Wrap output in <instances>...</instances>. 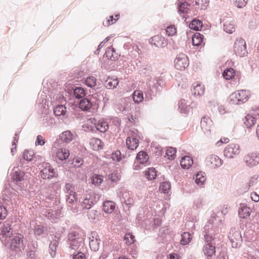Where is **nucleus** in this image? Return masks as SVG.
<instances>
[{
	"instance_id": "obj_5",
	"label": "nucleus",
	"mask_w": 259,
	"mask_h": 259,
	"mask_svg": "<svg viewBox=\"0 0 259 259\" xmlns=\"http://www.w3.org/2000/svg\"><path fill=\"white\" fill-rule=\"evenodd\" d=\"M259 118V106L254 107L251 113L247 114L243 119L244 125L247 128H250L256 123V119Z\"/></svg>"
},
{
	"instance_id": "obj_30",
	"label": "nucleus",
	"mask_w": 259,
	"mask_h": 259,
	"mask_svg": "<svg viewBox=\"0 0 259 259\" xmlns=\"http://www.w3.org/2000/svg\"><path fill=\"white\" fill-rule=\"evenodd\" d=\"M193 179H195L196 184L200 187L202 186L206 181L205 174L202 171L198 172L194 176Z\"/></svg>"
},
{
	"instance_id": "obj_52",
	"label": "nucleus",
	"mask_w": 259,
	"mask_h": 259,
	"mask_svg": "<svg viewBox=\"0 0 259 259\" xmlns=\"http://www.w3.org/2000/svg\"><path fill=\"white\" fill-rule=\"evenodd\" d=\"M196 8L200 10H205L209 5V0H196Z\"/></svg>"
},
{
	"instance_id": "obj_18",
	"label": "nucleus",
	"mask_w": 259,
	"mask_h": 259,
	"mask_svg": "<svg viewBox=\"0 0 259 259\" xmlns=\"http://www.w3.org/2000/svg\"><path fill=\"white\" fill-rule=\"evenodd\" d=\"M164 80L161 77H151L147 82V85L151 87L157 92L160 91L164 85Z\"/></svg>"
},
{
	"instance_id": "obj_36",
	"label": "nucleus",
	"mask_w": 259,
	"mask_h": 259,
	"mask_svg": "<svg viewBox=\"0 0 259 259\" xmlns=\"http://www.w3.org/2000/svg\"><path fill=\"white\" fill-rule=\"evenodd\" d=\"M224 30L227 33H232L235 30V22L233 21L227 20L224 23Z\"/></svg>"
},
{
	"instance_id": "obj_54",
	"label": "nucleus",
	"mask_w": 259,
	"mask_h": 259,
	"mask_svg": "<svg viewBox=\"0 0 259 259\" xmlns=\"http://www.w3.org/2000/svg\"><path fill=\"white\" fill-rule=\"evenodd\" d=\"M235 74V71L232 68H227L223 73V77L227 80L231 79L234 77Z\"/></svg>"
},
{
	"instance_id": "obj_57",
	"label": "nucleus",
	"mask_w": 259,
	"mask_h": 259,
	"mask_svg": "<svg viewBox=\"0 0 259 259\" xmlns=\"http://www.w3.org/2000/svg\"><path fill=\"white\" fill-rule=\"evenodd\" d=\"M42 121V124L45 126H49L54 123V119L46 113V115L44 116Z\"/></svg>"
},
{
	"instance_id": "obj_51",
	"label": "nucleus",
	"mask_w": 259,
	"mask_h": 259,
	"mask_svg": "<svg viewBox=\"0 0 259 259\" xmlns=\"http://www.w3.org/2000/svg\"><path fill=\"white\" fill-rule=\"evenodd\" d=\"M103 182V178L101 175L94 174L92 177V183L95 186H100Z\"/></svg>"
},
{
	"instance_id": "obj_41",
	"label": "nucleus",
	"mask_w": 259,
	"mask_h": 259,
	"mask_svg": "<svg viewBox=\"0 0 259 259\" xmlns=\"http://www.w3.org/2000/svg\"><path fill=\"white\" fill-rule=\"evenodd\" d=\"M136 159L139 163L145 164L148 162L149 156L146 152L140 151L137 154Z\"/></svg>"
},
{
	"instance_id": "obj_34",
	"label": "nucleus",
	"mask_w": 259,
	"mask_h": 259,
	"mask_svg": "<svg viewBox=\"0 0 259 259\" xmlns=\"http://www.w3.org/2000/svg\"><path fill=\"white\" fill-rule=\"evenodd\" d=\"M203 35L199 32L195 33L192 37V41L193 46H199L203 42Z\"/></svg>"
},
{
	"instance_id": "obj_7",
	"label": "nucleus",
	"mask_w": 259,
	"mask_h": 259,
	"mask_svg": "<svg viewBox=\"0 0 259 259\" xmlns=\"http://www.w3.org/2000/svg\"><path fill=\"white\" fill-rule=\"evenodd\" d=\"M228 237L232 246L233 248H237L240 246L242 239L240 232L235 228H231L230 230Z\"/></svg>"
},
{
	"instance_id": "obj_19",
	"label": "nucleus",
	"mask_w": 259,
	"mask_h": 259,
	"mask_svg": "<svg viewBox=\"0 0 259 259\" xmlns=\"http://www.w3.org/2000/svg\"><path fill=\"white\" fill-rule=\"evenodd\" d=\"M121 202H124L129 207L134 204L132 193L127 191L120 192L118 194Z\"/></svg>"
},
{
	"instance_id": "obj_28",
	"label": "nucleus",
	"mask_w": 259,
	"mask_h": 259,
	"mask_svg": "<svg viewBox=\"0 0 259 259\" xmlns=\"http://www.w3.org/2000/svg\"><path fill=\"white\" fill-rule=\"evenodd\" d=\"M46 98V96L45 95H41L37 100L36 102L37 107L41 110L42 112H45V113L48 108V105H46L47 100Z\"/></svg>"
},
{
	"instance_id": "obj_50",
	"label": "nucleus",
	"mask_w": 259,
	"mask_h": 259,
	"mask_svg": "<svg viewBox=\"0 0 259 259\" xmlns=\"http://www.w3.org/2000/svg\"><path fill=\"white\" fill-rule=\"evenodd\" d=\"M45 227L41 225H36L34 227V233L37 238H40L45 233Z\"/></svg>"
},
{
	"instance_id": "obj_14",
	"label": "nucleus",
	"mask_w": 259,
	"mask_h": 259,
	"mask_svg": "<svg viewBox=\"0 0 259 259\" xmlns=\"http://www.w3.org/2000/svg\"><path fill=\"white\" fill-rule=\"evenodd\" d=\"M149 43L152 45L157 48H163L167 45V40L164 37L156 35L151 37L149 40Z\"/></svg>"
},
{
	"instance_id": "obj_38",
	"label": "nucleus",
	"mask_w": 259,
	"mask_h": 259,
	"mask_svg": "<svg viewBox=\"0 0 259 259\" xmlns=\"http://www.w3.org/2000/svg\"><path fill=\"white\" fill-rule=\"evenodd\" d=\"M120 179V175L117 171H114L107 175V180L111 183L116 184Z\"/></svg>"
},
{
	"instance_id": "obj_60",
	"label": "nucleus",
	"mask_w": 259,
	"mask_h": 259,
	"mask_svg": "<svg viewBox=\"0 0 259 259\" xmlns=\"http://www.w3.org/2000/svg\"><path fill=\"white\" fill-rule=\"evenodd\" d=\"M96 78L94 76H89L85 80L86 85L90 88H93L96 85Z\"/></svg>"
},
{
	"instance_id": "obj_48",
	"label": "nucleus",
	"mask_w": 259,
	"mask_h": 259,
	"mask_svg": "<svg viewBox=\"0 0 259 259\" xmlns=\"http://www.w3.org/2000/svg\"><path fill=\"white\" fill-rule=\"evenodd\" d=\"M133 99L136 103L142 102L144 100L143 92L140 90L135 91L133 94Z\"/></svg>"
},
{
	"instance_id": "obj_33",
	"label": "nucleus",
	"mask_w": 259,
	"mask_h": 259,
	"mask_svg": "<svg viewBox=\"0 0 259 259\" xmlns=\"http://www.w3.org/2000/svg\"><path fill=\"white\" fill-rule=\"evenodd\" d=\"M118 84L116 77H108L105 81V85L108 89H114Z\"/></svg>"
},
{
	"instance_id": "obj_6",
	"label": "nucleus",
	"mask_w": 259,
	"mask_h": 259,
	"mask_svg": "<svg viewBox=\"0 0 259 259\" xmlns=\"http://www.w3.org/2000/svg\"><path fill=\"white\" fill-rule=\"evenodd\" d=\"M42 167L40 176L43 179H51L58 177V172L50 164H43Z\"/></svg>"
},
{
	"instance_id": "obj_1",
	"label": "nucleus",
	"mask_w": 259,
	"mask_h": 259,
	"mask_svg": "<svg viewBox=\"0 0 259 259\" xmlns=\"http://www.w3.org/2000/svg\"><path fill=\"white\" fill-rule=\"evenodd\" d=\"M11 223V221H8L0 225V239L8 248L19 251L23 246V236L20 234L13 235Z\"/></svg>"
},
{
	"instance_id": "obj_8",
	"label": "nucleus",
	"mask_w": 259,
	"mask_h": 259,
	"mask_svg": "<svg viewBox=\"0 0 259 259\" xmlns=\"http://www.w3.org/2000/svg\"><path fill=\"white\" fill-rule=\"evenodd\" d=\"M234 50L235 54L240 56L243 57L247 53L246 42L242 38L237 39L234 43Z\"/></svg>"
},
{
	"instance_id": "obj_17",
	"label": "nucleus",
	"mask_w": 259,
	"mask_h": 259,
	"mask_svg": "<svg viewBox=\"0 0 259 259\" xmlns=\"http://www.w3.org/2000/svg\"><path fill=\"white\" fill-rule=\"evenodd\" d=\"M212 240L209 241L205 240V244L203 247V252L207 259H211L215 252V247L211 243Z\"/></svg>"
},
{
	"instance_id": "obj_53",
	"label": "nucleus",
	"mask_w": 259,
	"mask_h": 259,
	"mask_svg": "<svg viewBox=\"0 0 259 259\" xmlns=\"http://www.w3.org/2000/svg\"><path fill=\"white\" fill-rule=\"evenodd\" d=\"M58 245L56 241H51L49 244V252L52 257H54L56 255V250Z\"/></svg>"
},
{
	"instance_id": "obj_26",
	"label": "nucleus",
	"mask_w": 259,
	"mask_h": 259,
	"mask_svg": "<svg viewBox=\"0 0 259 259\" xmlns=\"http://www.w3.org/2000/svg\"><path fill=\"white\" fill-rule=\"evenodd\" d=\"M69 90L70 93H73L76 98L81 99L85 96V91L82 87H71Z\"/></svg>"
},
{
	"instance_id": "obj_29",
	"label": "nucleus",
	"mask_w": 259,
	"mask_h": 259,
	"mask_svg": "<svg viewBox=\"0 0 259 259\" xmlns=\"http://www.w3.org/2000/svg\"><path fill=\"white\" fill-rule=\"evenodd\" d=\"M126 144L128 149L134 150L139 146V140L135 137H127Z\"/></svg>"
},
{
	"instance_id": "obj_40",
	"label": "nucleus",
	"mask_w": 259,
	"mask_h": 259,
	"mask_svg": "<svg viewBox=\"0 0 259 259\" xmlns=\"http://www.w3.org/2000/svg\"><path fill=\"white\" fill-rule=\"evenodd\" d=\"M157 91L148 85V88L145 91V101H150L155 96Z\"/></svg>"
},
{
	"instance_id": "obj_44",
	"label": "nucleus",
	"mask_w": 259,
	"mask_h": 259,
	"mask_svg": "<svg viewBox=\"0 0 259 259\" xmlns=\"http://www.w3.org/2000/svg\"><path fill=\"white\" fill-rule=\"evenodd\" d=\"M90 144L93 146V148L95 150H99L102 149L104 146L103 142L98 138L92 139Z\"/></svg>"
},
{
	"instance_id": "obj_22",
	"label": "nucleus",
	"mask_w": 259,
	"mask_h": 259,
	"mask_svg": "<svg viewBox=\"0 0 259 259\" xmlns=\"http://www.w3.org/2000/svg\"><path fill=\"white\" fill-rule=\"evenodd\" d=\"M89 245L92 250L97 251L99 249L100 239L96 232L92 233V236L90 237Z\"/></svg>"
},
{
	"instance_id": "obj_58",
	"label": "nucleus",
	"mask_w": 259,
	"mask_h": 259,
	"mask_svg": "<svg viewBox=\"0 0 259 259\" xmlns=\"http://www.w3.org/2000/svg\"><path fill=\"white\" fill-rule=\"evenodd\" d=\"M165 33L169 36L175 35L177 33V29L175 25H170L166 27L165 30Z\"/></svg>"
},
{
	"instance_id": "obj_25",
	"label": "nucleus",
	"mask_w": 259,
	"mask_h": 259,
	"mask_svg": "<svg viewBox=\"0 0 259 259\" xmlns=\"http://www.w3.org/2000/svg\"><path fill=\"white\" fill-rule=\"evenodd\" d=\"M236 93L239 100V104H240L246 102L250 95V93L248 90H239Z\"/></svg>"
},
{
	"instance_id": "obj_45",
	"label": "nucleus",
	"mask_w": 259,
	"mask_h": 259,
	"mask_svg": "<svg viewBox=\"0 0 259 259\" xmlns=\"http://www.w3.org/2000/svg\"><path fill=\"white\" fill-rule=\"evenodd\" d=\"M202 27V21L196 19L192 20L189 24V28L196 31L199 30Z\"/></svg>"
},
{
	"instance_id": "obj_27",
	"label": "nucleus",
	"mask_w": 259,
	"mask_h": 259,
	"mask_svg": "<svg viewBox=\"0 0 259 259\" xmlns=\"http://www.w3.org/2000/svg\"><path fill=\"white\" fill-rule=\"evenodd\" d=\"M93 105V102L89 99L85 98L80 100L79 107L82 111H89Z\"/></svg>"
},
{
	"instance_id": "obj_39",
	"label": "nucleus",
	"mask_w": 259,
	"mask_h": 259,
	"mask_svg": "<svg viewBox=\"0 0 259 259\" xmlns=\"http://www.w3.org/2000/svg\"><path fill=\"white\" fill-rule=\"evenodd\" d=\"M66 112V108L64 105H58L54 108V113L56 116H64Z\"/></svg>"
},
{
	"instance_id": "obj_12",
	"label": "nucleus",
	"mask_w": 259,
	"mask_h": 259,
	"mask_svg": "<svg viewBox=\"0 0 259 259\" xmlns=\"http://www.w3.org/2000/svg\"><path fill=\"white\" fill-rule=\"evenodd\" d=\"M189 65L188 57L184 54H180L177 55L175 60V66L178 70H184Z\"/></svg>"
},
{
	"instance_id": "obj_56",
	"label": "nucleus",
	"mask_w": 259,
	"mask_h": 259,
	"mask_svg": "<svg viewBox=\"0 0 259 259\" xmlns=\"http://www.w3.org/2000/svg\"><path fill=\"white\" fill-rule=\"evenodd\" d=\"M171 188L169 182H164L160 184L159 189L164 193H168Z\"/></svg>"
},
{
	"instance_id": "obj_32",
	"label": "nucleus",
	"mask_w": 259,
	"mask_h": 259,
	"mask_svg": "<svg viewBox=\"0 0 259 259\" xmlns=\"http://www.w3.org/2000/svg\"><path fill=\"white\" fill-rule=\"evenodd\" d=\"M193 163L192 158L189 156H185L182 158L180 161V164L182 167L184 169H188L191 166Z\"/></svg>"
},
{
	"instance_id": "obj_16",
	"label": "nucleus",
	"mask_w": 259,
	"mask_h": 259,
	"mask_svg": "<svg viewBox=\"0 0 259 259\" xmlns=\"http://www.w3.org/2000/svg\"><path fill=\"white\" fill-rule=\"evenodd\" d=\"M64 191L66 193V202L72 203L76 200V195L74 191V188L72 184L69 183L66 184Z\"/></svg>"
},
{
	"instance_id": "obj_61",
	"label": "nucleus",
	"mask_w": 259,
	"mask_h": 259,
	"mask_svg": "<svg viewBox=\"0 0 259 259\" xmlns=\"http://www.w3.org/2000/svg\"><path fill=\"white\" fill-rule=\"evenodd\" d=\"M118 19L114 17H106L105 20L103 21V24L105 26H109L116 23Z\"/></svg>"
},
{
	"instance_id": "obj_4",
	"label": "nucleus",
	"mask_w": 259,
	"mask_h": 259,
	"mask_svg": "<svg viewBox=\"0 0 259 259\" xmlns=\"http://www.w3.org/2000/svg\"><path fill=\"white\" fill-rule=\"evenodd\" d=\"M84 237L81 232L77 231L70 232L68 235L67 243L70 248L76 250L83 247Z\"/></svg>"
},
{
	"instance_id": "obj_47",
	"label": "nucleus",
	"mask_w": 259,
	"mask_h": 259,
	"mask_svg": "<svg viewBox=\"0 0 259 259\" xmlns=\"http://www.w3.org/2000/svg\"><path fill=\"white\" fill-rule=\"evenodd\" d=\"M145 176L149 180H153L156 177V171L154 167H149L145 172Z\"/></svg>"
},
{
	"instance_id": "obj_3",
	"label": "nucleus",
	"mask_w": 259,
	"mask_h": 259,
	"mask_svg": "<svg viewBox=\"0 0 259 259\" xmlns=\"http://www.w3.org/2000/svg\"><path fill=\"white\" fill-rule=\"evenodd\" d=\"M223 221L217 214L213 213L211 218L203 228L202 233L204 239L207 241L214 240L213 236L219 233V228L222 225Z\"/></svg>"
},
{
	"instance_id": "obj_31",
	"label": "nucleus",
	"mask_w": 259,
	"mask_h": 259,
	"mask_svg": "<svg viewBox=\"0 0 259 259\" xmlns=\"http://www.w3.org/2000/svg\"><path fill=\"white\" fill-rule=\"evenodd\" d=\"M33 152L32 151H28L25 150L23 152V159L20 158V162L18 164V166H23L24 164V161H31L32 160Z\"/></svg>"
},
{
	"instance_id": "obj_35",
	"label": "nucleus",
	"mask_w": 259,
	"mask_h": 259,
	"mask_svg": "<svg viewBox=\"0 0 259 259\" xmlns=\"http://www.w3.org/2000/svg\"><path fill=\"white\" fill-rule=\"evenodd\" d=\"M115 209V203L111 201H106L103 205V210L108 213H112Z\"/></svg>"
},
{
	"instance_id": "obj_59",
	"label": "nucleus",
	"mask_w": 259,
	"mask_h": 259,
	"mask_svg": "<svg viewBox=\"0 0 259 259\" xmlns=\"http://www.w3.org/2000/svg\"><path fill=\"white\" fill-rule=\"evenodd\" d=\"M24 172L21 171H15L13 172L12 178L14 181L19 182L23 180Z\"/></svg>"
},
{
	"instance_id": "obj_55",
	"label": "nucleus",
	"mask_w": 259,
	"mask_h": 259,
	"mask_svg": "<svg viewBox=\"0 0 259 259\" xmlns=\"http://www.w3.org/2000/svg\"><path fill=\"white\" fill-rule=\"evenodd\" d=\"M190 5L186 3H182L179 6V11L181 14H187L190 11Z\"/></svg>"
},
{
	"instance_id": "obj_24",
	"label": "nucleus",
	"mask_w": 259,
	"mask_h": 259,
	"mask_svg": "<svg viewBox=\"0 0 259 259\" xmlns=\"http://www.w3.org/2000/svg\"><path fill=\"white\" fill-rule=\"evenodd\" d=\"M191 91L194 96H201L204 93V87L201 83L195 82L192 85Z\"/></svg>"
},
{
	"instance_id": "obj_46",
	"label": "nucleus",
	"mask_w": 259,
	"mask_h": 259,
	"mask_svg": "<svg viewBox=\"0 0 259 259\" xmlns=\"http://www.w3.org/2000/svg\"><path fill=\"white\" fill-rule=\"evenodd\" d=\"M178 108L182 113L187 114L188 112V105L184 99H181L179 101Z\"/></svg>"
},
{
	"instance_id": "obj_42",
	"label": "nucleus",
	"mask_w": 259,
	"mask_h": 259,
	"mask_svg": "<svg viewBox=\"0 0 259 259\" xmlns=\"http://www.w3.org/2000/svg\"><path fill=\"white\" fill-rule=\"evenodd\" d=\"M109 125L114 131L118 132L120 129V122L117 117H113L111 119Z\"/></svg>"
},
{
	"instance_id": "obj_49",
	"label": "nucleus",
	"mask_w": 259,
	"mask_h": 259,
	"mask_svg": "<svg viewBox=\"0 0 259 259\" xmlns=\"http://www.w3.org/2000/svg\"><path fill=\"white\" fill-rule=\"evenodd\" d=\"M191 235L189 232H184L181 235V244L185 245L188 244L191 240Z\"/></svg>"
},
{
	"instance_id": "obj_2",
	"label": "nucleus",
	"mask_w": 259,
	"mask_h": 259,
	"mask_svg": "<svg viewBox=\"0 0 259 259\" xmlns=\"http://www.w3.org/2000/svg\"><path fill=\"white\" fill-rule=\"evenodd\" d=\"M100 195L93 191H90L87 194L83 201L80 203H77V199L73 202H67L68 207L74 213H80L84 209H89L100 199Z\"/></svg>"
},
{
	"instance_id": "obj_11",
	"label": "nucleus",
	"mask_w": 259,
	"mask_h": 259,
	"mask_svg": "<svg viewBox=\"0 0 259 259\" xmlns=\"http://www.w3.org/2000/svg\"><path fill=\"white\" fill-rule=\"evenodd\" d=\"M240 152V146L237 144L228 145L224 150V155L228 158H233Z\"/></svg>"
},
{
	"instance_id": "obj_43",
	"label": "nucleus",
	"mask_w": 259,
	"mask_h": 259,
	"mask_svg": "<svg viewBox=\"0 0 259 259\" xmlns=\"http://www.w3.org/2000/svg\"><path fill=\"white\" fill-rule=\"evenodd\" d=\"M105 55L107 58L112 61H115L118 59V55L115 53V49L113 48H108Z\"/></svg>"
},
{
	"instance_id": "obj_9",
	"label": "nucleus",
	"mask_w": 259,
	"mask_h": 259,
	"mask_svg": "<svg viewBox=\"0 0 259 259\" xmlns=\"http://www.w3.org/2000/svg\"><path fill=\"white\" fill-rule=\"evenodd\" d=\"M73 135L69 131H66L63 132L59 136V138L57 139L53 145V149L54 148H58L61 147L62 143H68L73 139Z\"/></svg>"
},
{
	"instance_id": "obj_62",
	"label": "nucleus",
	"mask_w": 259,
	"mask_h": 259,
	"mask_svg": "<svg viewBox=\"0 0 259 259\" xmlns=\"http://www.w3.org/2000/svg\"><path fill=\"white\" fill-rule=\"evenodd\" d=\"M176 149L173 147H169L166 151L165 154L169 159H174L175 157Z\"/></svg>"
},
{
	"instance_id": "obj_64",
	"label": "nucleus",
	"mask_w": 259,
	"mask_h": 259,
	"mask_svg": "<svg viewBox=\"0 0 259 259\" xmlns=\"http://www.w3.org/2000/svg\"><path fill=\"white\" fill-rule=\"evenodd\" d=\"M72 164L75 167H79L83 164V160L80 157H74L72 160Z\"/></svg>"
},
{
	"instance_id": "obj_15",
	"label": "nucleus",
	"mask_w": 259,
	"mask_h": 259,
	"mask_svg": "<svg viewBox=\"0 0 259 259\" xmlns=\"http://www.w3.org/2000/svg\"><path fill=\"white\" fill-rule=\"evenodd\" d=\"M205 161L206 165L212 168L219 167L223 164V160L215 155L207 156Z\"/></svg>"
},
{
	"instance_id": "obj_13",
	"label": "nucleus",
	"mask_w": 259,
	"mask_h": 259,
	"mask_svg": "<svg viewBox=\"0 0 259 259\" xmlns=\"http://www.w3.org/2000/svg\"><path fill=\"white\" fill-rule=\"evenodd\" d=\"M92 123L93 125L91 126V130L93 132L96 130L101 133H105L109 127V124L106 121L102 120H97L95 118L92 119Z\"/></svg>"
},
{
	"instance_id": "obj_37",
	"label": "nucleus",
	"mask_w": 259,
	"mask_h": 259,
	"mask_svg": "<svg viewBox=\"0 0 259 259\" xmlns=\"http://www.w3.org/2000/svg\"><path fill=\"white\" fill-rule=\"evenodd\" d=\"M130 110L128 104H126L125 102L123 103L117 104L116 107V111L117 112H121L124 114H127L129 113Z\"/></svg>"
},
{
	"instance_id": "obj_21",
	"label": "nucleus",
	"mask_w": 259,
	"mask_h": 259,
	"mask_svg": "<svg viewBox=\"0 0 259 259\" xmlns=\"http://www.w3.org/2000/svg\"><path fill=\"white\" fill-rule=\"evenodd\" d=\"M52 149L54 152H56V156L60 160H65L69 157V152L68 150L62 148L61 145V147H58V148H54V150L53 148Z\"/></svg>"
},
{
	"instance_id": "obj_63",
	"label": "nucleus",
	"mask_w": 259,
	"mask_h": 259,
	"mask_svg": "<svg viewBox=\"0 0 259 259\" xmlns=\"http://www.w3.org/2000/svg\"><path fill=\"white\" fill-rule=\"evenodd\" d=\"M203 199L202 198L199 197L196 198L193 203V207L195 209H200L202 208L203 205Z\"/></svg>"
},
{
	"instance_id": "obj_23",
	"label": "nucleus",
	"mask_w": 259,
	"mask_h": 259,
	"mask_svg": "<svg viewBox=\"0 0 259 259\" xmlns=\"http://www.w3.org/2000/svg\"><path fill=\"white\" fill-rule=\"evenodd\" d=\"M251 213L250 208L245 203H241L238 209L239 216L243 219H248Z\"/></svg>"
},
{
	"instance_id": "obj_10",
	"label": "nucleus",
	"mask_w": 259,
	"mask_h": 259,
	"mask_svg": "<svg viewBox=\"0 0 259 259\" xmlns=\"http://www.w3.org/2000/svg\"><path fill=\"white\" fill-rule=\"evenodd\" d=\"M243 161L249 167H253L259 163V153H249L244 156Z\"/></svg>"
},
{
	"instance_id": "obj_20",
	"label": "nucleus",
	"mask_w": 259,
	"mask_h": 259,
	"mask_svg": "<svg viewBox=\"0 0 259 259\" xmlns=\"http://www.w3.org/2000/svg\"><path fill=\"white\" fill-rule=\"evenodd\" d=\"M201 127L204 133L206 135H209L210 127L212 125V121L208 116H204L201 120Z\"/></svg>"
}]
</instances>
